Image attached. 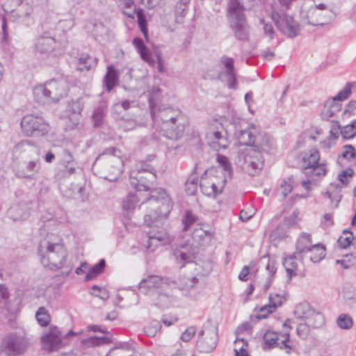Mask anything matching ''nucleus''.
<instances>
[{
  "instance_id": "nucleus-1",
  "label": "nucleus",
  "mask_w": 356,
  "mask_h": 356,
  "mask_svg": "<svg viewBox=\"0 0 356 356\" xmlns=\"http://www.w3.org/2000/svg\"><path fill=\"white\" fill-rule=\"evenodd\" d=\"M149 109L154 127L159 130L164 137L176 141L184 136L188 120L181 111L165 106L156 108L152 100H149Z\"/></svg>"
},
{
  "instance_id": "nucleus-2",
  "label": "nucleus",
  "mask_w": 356,
  "mask_h": 356,
  "mask_svg": "<svg viewBox=\"0 0 356 356\" xmlns=\"http://www.w3.org/2000/svg\"><path fill=\"white\" fill-rule=\"evenodd\" d=\"M123 165L121 151L115 147H110L97 157L92 169L96 170L100 177L114 181L121 175Z\"/></svg>"
},
{
  "instance_id": "nucleus-3",
  "label": "nucleus",
  "mask_w": 356,
  "mask_h": 356,
  "mask_svg": "<svg viewBox=\"0 0 356 356\" xmlns=\"http://www.w3.org/2000/svg\"><path fill=\"white\" fill-rule=\"evenodd\" d=\"M38 252L42 264L51 270H57L63 267L67 256L64 244L58 242L42 241L40 242Z\"/></svg>"
},
{
  "instance_id": "nucleus-4",
  "label": "nucleus",
  "mask_w": 356,
  "mask_h": 356,
  "mask_svg": "<svg viewBox=\"0 0 356 356\" xmlns=\"http://www.w3.org/2000/svg\"><path fill=\"white\" fill-rule=\"evenodd\" d=\"M146 203L154 210L152 213L145 214L144 216V222L147 226H153L158 218H167L172 207L169 195L162 188L152 190Z\"/></svg>"
},
{
  "instance_id": "nucleus-5",
  "label": "nucleus",
  "mask_w": 356,
  "mask_h": 356,
  "mask_svg": "<svg viewBox=\"0 0 356 356\" xmlns=\"http://www.w3.org/2000/svg\"><path fill=\"white\" fill-rule=\"evenodd\" d=\"M244 6L239 0H229L227 17L235 38L241 41L249 39V26L244 15Z\"/></svg>"
},
{
  "instance_id": "nucleus-6",
  "label": "nucleus",
  "mask_w": 356,
  "mask_h": 356,
  "mask_svg": "<svg viewBox=\"0 0 356 356\" xmlns=\"http://www.w3.org/2000/svg\"><path fill=\"white\" fill-rule=\"evenodd\" d=\"M156 179L155 169L145 163L136 167L130 175V184L138 192L150 191Z\"/></svg>"
},
{
  "instance_id": "nucleus-7",
  "label": "nucleus",
  "mask_w": 356,
  "mask_h": 356,
  "mask_svg": "<svg viewBox=\"0 0 356 356\" xmlns=\"http://www.w3.org/2000/svg\"><path fill=\"white\" fill-rule=\"evenodd\" d=\"M20 125L22 133L28 137L44 136L49 130L47 122L39 115H26L22 118Z\"/></svg>"
},
{
  "instance_id": "nucleus-8",
  "label": "nucleus",
  "mask_w": 356,
  "mask_h": 356,
  "mask_svg": "<svg viewBox=\"0 0 356 356\" xmlns=\"http://www.w3.org/2000/svg\"><path fill=\"white\" fill-rule=\"evenodd\" d=\"M30 345L29 339L26 334L13 332L5 337L3 342V350L7 356L22 355Z\"/></svg>"
},
{
  "instance_id": "nucleus-9",
  "label": "nucleus",
  "mask_w": 356,
  "mask_h": 356,
  "mask_svg": "<svg viewBox=\"0 0 356 356\" xmlns=\"http://www.w3.org/2000/svg\"><path fill=\"white\" fill-rule=\"evenodd\" d=\"M272 19L277 28L289 38H293L298 35L300 31L299 24L291 16L273 12Z\"/></svg>"
},
{
  "instance_id": "nucleus-10",
  "label": "nucleus",
  "mask_w": 356,
  "mask_h": 356,
  "mask_svg": "<svg viewBox=\"0 0 356 356\" xmlns=\"http://www.w3.org/2000/svg\"><path fill=\"white\" fill-rule=\"evenodd\" d=\"M264 345V350L270 349L274 347H279L280 349H286L287 354L291 353V350L293 347L291 344L289 332L287 331L283 334L278 335L276 332L267 331L263 337Z\"/></svg>"
},
{
  "instance_id": "nucleus-11",
  "label": "nucleus",
  "mask_w": 356,
  "mask_h": 356,
  "mask_svg": "<svg viewBox=\"0 0 356 356\" xmlns=\"http://www.w3.org/2000/svg\"><path fill=\"white\" fill-rule=\"evenodd\" d=\"M351 88L352 83L350 82L347 83L344 88L339 91L334 97L325 103L321 113L323 119L328 120L341 110L339 102L346 99L349 97L351 93Z\"/></svg>"
},
{
  "instance_id": "nucleus-12",
  "label": "nucleus",
  "mask_w": 356,
  "mask_h": 356,
  "mask_svg": "<svg viewBox=\"0 0 356 356\" xmlns=\"http://www.w3.org/2000/svg\"><path fill=\"white\" fill-rule=\"evenodd\" d=\"M218 340L216 328L204 327L198 333L197 348L201 353H211L216 348Z\"/></svg>"
},
{
  "instance_id": "nucleus-13",
  "label": "nucleus",
  "mask_w": 356,
  "mask_h": 356,
  "mask_svg": "<svg viewBox=\"0 0 356 356\" xmlns=\"http://www.w3.org/2000/svg\"><path fill=\"white\" fill-rule=\"evenodd\" d=\"M335 17V13L332 10H325V13L316 7H311L305 15H302V19L312 26H323L328 24Z\"/></svg>"
},
{
  "instance_id": "nucleus-14",
  "label": "nucleus",
  "mask_w": 356,
  "mask_h": 356,
  "mask_svg": "<svg viewBox=\"0 0 356 356\" xmlns=\"http://www.w3.org/2000/svg\"><path fill=\"white\" fill-rule=\"evenodd\" d=\"M42 348L49 352H55L63 346L61 333L55 326H51L41 337Z\"/></svg>"
},
{
  "instance_id": "nucleus-15",
  "label": "nucleus",
  "mask_w": 356,
  "mask_h": 356,
  "mask_svg": "<svg viewBox=\"0 0 356 356\" xmlns=\"http://www.w3.org/2000/svg\"><path fill=\"white\" fill-rule=\"evenodd\" d=\"M162 284L163 280L160 277L150 275L142 280L139 283L138 289L140 293L152 296L160 293Z\"/></svg>"
},
{
  "instance_id": "nucleus-16",
  "label": "nucleus",
  "mask_w": 356,
  "mask_h": 356,
  "mask_svg": "<svg viewBox=\"0 0 356 356\" xmlns=\"http://www.w3.org/2000/svg\"><path fill=\"white\" fill-rule=\"evenodd\" d=\"M254 151L249 152L244 158V168L251 176H254L262 169L264 158L261 154H257Z\"/></svg>"
},
{
  "instance_id": "nucleus-17",
  "label": "nucleus",
  "mask_w": 356,
  "mask_h": 356,
  "mask_svg": "<svg viewBox=\"0 0 356 356\" xmlns=\"http://www.w3.org/2000/svg\"><path fill=\"white\" fill-rule=\"evenodd\" d=\"M47 82L48 89L54 102H57L60 99L67 95L68 85L63 79H52Z\"/></svg>"
},
{
  "instance_id": "nucleus-18",
  "label": "nucleus",
  "mask_w": 356,
  "mask_h": 356,
  "mask_svg": "<svg viewBox=\"0 0 356 356\" xmlns=\"http://www.w3.org/2000/svg\"><path fill=\"white\" fill-rule=\"evenodd\" d=\"M55 43L54 38L49 32H44L35 39V49L40 54H46L54 49Z\"/></svg>"
},
{
  "instance_id": "nucleus-19",
  "label": "nucleus",
  "mask_w": 356,
  "mask_h": 356,
  "mask_svg": "<svg viewBox=\"0 0 356 356\" xmlns=\"http://www.w3.org/2000/svg\"><path fill=\"white\" fill-rule=\"evenodd\" d=\"M250 150L256 152L258 155L261 154V152L273 153L275 150L274 141L266 134L259 135L257 136L255 143Z\"/></svg>"
},
{
  "instance_id": "nucleus-20",
  "label": "nucleus",
  "mask_w": 356,
  "mask_h": 356,
  "mask_svg": "<svg viewBox=\"0 0 356 356\" xmlns=\"http://www.w3.org/2000/svg\"><path fill=\"white\" fill-rule=\"evenodd\" d=\"M257 129L254 126H249L247 129H241L235 133L238 145L253 147L256 140Z\"/></svg>"
},
{
  "instance_id": "nucleus-21",
  "label": "nucleus",
  "mask_w": 356,
  "mask_h": 356,
  "mask_svg": "<svg viewBox=\"0 0 356 356\" xmlns=\"http://www.w3.org/2000/svg\"><path fill=\"white\" fill-rule=\"evenodd\" d=\"M314 245L312 244L311 235L307 233H302L296 242V255L299 256V259L302 260L307 255V252L309 251L310 247Z\"/></svg>"
},
{
  "instance_id": "nucleus-22",
  "label": "nucleus",
  "mask_w": 356,
  "mask_h": 356,
  "mask_svg": "<svg viewBox=\"0 0 356 356\" xmlns=\"http://www.w3.org/2000/svg\"><path fill=\"white\" fill-rule=\"evenodd\" d=\"M168 240V234L164 231H159L156 233L153 231L148 232V239L144 244L145 248L150 251H154L161 243H165Z\"/></svg>"
},
{
  "instance_id": "nucleus-23",
  "label": "nucleus",
  "mask_w": 356,
  "mask_h": 356,
  "mask_svg": "<svg viewBox=\"0 0 356 356\" xmlns=\"http://www.w3.org/2000/svg\"><path fill=\"white\" fill-rule=\"evenodd\" d=\"M33 92L35 101L40 104H44L54 102L48 89L47 82L43 85L35 86L33 88Z\"/></svg>"
},
{
  "instance_id": "nucleus-24",
  "label": "nucleus",
  "mask_w": 356,
  "mask_h": 356,
  "mask_svg": "<svg viewBox=\"0 0 356 356\" xmlns=\"http://www.w3.org/2000/svg\"><path fill=\"white\" fill-rule=\"evenodd\" d=\"M138 202V197L136 193H129V195L122 200V210L124 217L129 218L130 214L135 209L136 205Z\"/></svg>"
},
{
  "instance_id": "nucleus-25",
  "label": "nucleus",
  "mask_w": 356,
  "mask_h": 356,
  "mask_svg": "<svg viewBox=\"0 0 356 356\" xmlns=\"http://www.w3.org/2000/svg\"><path fill=\"white\" fill-rule=\"evenodd\" d=\"M307 257L313 263L321 261L325 257V246L321 243L314 245L312 247H310Z\"/></svg>"
},
{
  "instance_id": "nucleus-26",
  "label": "nucleus",
  "mask_w": 356,
  "mask_h": 356,
  "mask_svg": "<svg viewBox=\"0 0 356 356\" xmlns=\"http://www.w3.org/2000/svg\"><path fill=\"white\" fill-rule=\"evenodd\" d=\"M191 0H178L175 6V18L177 23H182L186 17Z\"/></svg>"
},
{
  "instance_id": "nucleus-27",
  "label": "nucleus",
  "mask_w": 356,
  "mask_h": 356,
  "mask_svg": "<svg viewBox=\"0 0 356 356\" xmlns=\"http://www.w3.org/2000/svg\"><path fill=\"white\" fill-rule=\"evenodd\" d=\"M320 159L319 152L316 149H312L308 153H306L302 158L303 161V171L307 174V170L311 169V167L315 165Z\"/></svg>"
},
{
  "instance_id": "nucleus-28",
  "label": "nucleus",
  "mask_w": 356,
  "mask_h": 356,
  "mask_svg": "<svg viewBox=\"0 0 356 356\" xmlns=\"http://www.w3.org/2000/svg\"><path fill=\"white\" fill-rule=\"evenodd\" d=\"M212 237L213 234L211 232L206 231L202 227L195 228L192 233L193 239L201 245L209 243Z\"/></svg>"
},
{
  "instance_id": "nucleus-29",
  "label": "nucleus",
  "mask_w": 356,
  "mask_h": 356,
  "mask_svg": "<svg viewBox=\"0 0 356 356\" xmlns=\"http://www.w3.org/2000/svg\"><path fill=\"white\" fill-rule=\"evenodd\" d=\"M299 259V256L296 255V252L284 258L283 266L285 267L288 277L291 278L293 276L296 275L298 270V263L296 259Z\"/></svg>"
},
{
  "instance_id": "nucleus-30",
  "label": "nucleus",
  "mask_w": 356,
  "mask_h": 356,
  "mask_svg": "<svg viewBox=\"0 0 356 356\" xmlns=\"http://www.w3.org/2000/svg\"><path fill=\"white\" fill-rule=\"evenodd\" d=\"M118 74L113 65L107 67V72L104 76V83L106 90L110 92L117 85Z\"/></svg>"
},
{
  "instance_id": "nucleus-31",
  "label": "nucleus",
  "mask_w": 356,
  "mask_h": 356,
  "mask_svg": "<svg viewBox=\"0 0 356 356\" xmlns=\"http://www.w3.org/2000/svg\"><path fill=\"white\" fill-rule=\"evenodd\" d=\"M314 309L309 302H302L296 305L294 315L297 318L307 320L311 316V314H313Z\"/></svg>"
},
{
  "instance_id": "nucleus-32",
  "label": "nucleus",
  "mask_w": 356,
  "mask_h": 356,
  "mask_svg": "<svg viewBox=\"0 0 356 356\" xmlns=\"http://www.w3.org/2000/svg\"><path fill=\"white\" fill-rule=\"evenodd\" d=\"M173 255L177 262L180 264L181 268L185 266L186 264L192 262L195 258L193 252L183 250L175 251Z\"/></svg>"
},
{
  "instance_id": "nucleus-33",
  "label": "nucleus",
  "mask_w": 356,
  "mask_h": 356,
  "mask_svg": "<svg viewBox=\"0 0 356 356\" xmlns=\"http://www.w3.org/2000/svg\"><path fill=\"white\" fill-rule=\"evenodd\" d=\"M106 113L107 108L104 105H100L94 109L92 115L94 127H99L102 125Z\"/></svg>"
},
{
  "instance_id": "nucleus-34",
  "label": "nucleus",
  "mask_w": 356,
  "mask_h": 356,
  "mask_svg": "<svg viewBox=\"0 0 356 356\" xmlns=\"http://www.w3.org/2000/svg\"><path fill=\"white\" fill-rule=\"evenodd\" d=\"M24 10H12L8 15L9 20L12 22H17L24 17H28L32 13V8L28 4L24 5Z\"/></svg>"
},
{
  "instance_id": "nucleus-35",
  "label": "nucleus",
  "mask_w": 356,
  "mask_h": 356,
  "mask_svg": "<svg viewBox=\"0 0 356 356\" xmlns=\"http://www.w3.org/2000/svg\"><path fill=\"white\" fill-rule=\"evenodd\" d=\"M110 342V339L106 337H90L81 341L85 348H92Z\"/></svg>"
},
{
  "instance_id": "nucleus-36",
  "label": "nucleus",
  "mask_w": 356,
  "mask_h": 356,
  "mask_svg": "<svg viewBox=\"0 0 356 356\" xmlns=\"http://www.w3.org/2000/svg\"><path fill=\"white\" fill-rule=\"evenodd\" d=\"M200 187L202 192L209 196L213 195L216 197L222 192V188H220L214 182L208 181L207 183H200Z\"/></svg>"
},
{
  "instance_id": "nucleus-37",
  "label": "nucleus",
  "mask_w": 356,
  "mask_h": 356,
  "mask_svg": "<svg viewBox=\"0 0 356 356\" xmlns=\"http://www.w3.org/2000/svg\"><path fill=\"white\" fill-rule=\"evenodd\" d=\"M284 300V296L279 294H270L269 296V304L264 306L261 309V312L266 309H269L270 312H273L275 309L280 306Z\"/></svg>"
},
{
  "instance_id": "nucleus-38",
  "label": "nucleus",
  "mask_w": 356,
  "mask_h": 356,
  "mask_svg": "<svg viewBox=\"0 0 356 356\" xmlns=\"http://www.w3.org/2000/svg\"><path fill=\"white\" fill-rule=\"evenodd\" d=\"M40 168V163L38 160L31 161L26 165V169L30 174H26L24 171H18L17 175L22 178H32L35 172H38Z\"/></svg>"
},
{
  "instance_id": "nucleus-39",
  "label": "nucleus",
  "mask_w": 356,
  "mask_h": 356,
  "mask_svg": "<svg viewBox=\"0 0 356 356\" xmlns=\"http://www.w3.org/2000/svg\"><path fill=\"white\" fill-rule=\"evenodd\" d=\"M106 261L102 259L88 271L85 277V281H89L101 274L104 271Z\"/></svg>"
},
{
  "instance_id": "nucleus-40",
  "label": "nucleus",
  "mask_w": 356,
  "mask_h": 356,
  "mask_svg": "<svg viewBox=\"0 0 356 356\" xmlns=\"http://www.w3.org/2000/svg\"><path fill=\"white\" fill-rule=\"evenodd\" d=\"M307 321V323L313 328L321 327L325 322L323 315L315 309H314L313 314H311V316Z\"/></svg>"
},
{
  "instance_id": "nucleus-41",
  "label": "nucleus",
  "mask_w": 356,
  "mask_h": 356,
  "mask_svg": "<svg viewBox=\"0 0 356 356\" xmlns=\"http://www.w3.org/2000/svg\"><path fill=\"white\" fill-rule=\"evenodd\" d=\"M35 318L41 326H47L50 322L51 317L44 307H40L35 313Z\"/></svg>"
},
{
  "instance_id": "nucleus-42",
  "label": "nucleus",
  "mask_w": 356,
  "mask_h": 356,
  "mask_svg": "<svg viewBox=\"0 0 356 356\" xmlns=\"http://www.w3.org/2000/svg\"><path fill=\"white\" fill-rule=\"evenodd\" d=\"M216 160L219 165L222 167L225 173H227L225 174V177L228 176L229 178H231L232 176V169L228 158L224 155L218 154Z\"/></svg>"
},
{
  "instance_id": "nucleus-43",
  "label": "nucleus",
  "mask_w": 356,
  "mask_h": 356,
  "mask_svg": "<svg viewBox=\"0 0 356 356\" xmlns=\"http://www.w3.org/2000/svg\"><path fill=\"white\" fill-rule=\"evenodd\" d=\"M135 15H136L137 16V22L141 32L143 33L145 38L147 39L148 31L147 26V21L143 10L140 8L137 9Z\"/></svg>"
},
{
  "instance_id": "nucleus-44",
  "label": "nucleus",
  "mask_w": 356,
  "mask_h": 356,
  "mask_svg": "<svg viewBox=\"0 0 356 356\" xmlns=\"http://www.w3.org/2000/svg\"><path fill=\"white\" fill-rule=\"evenodd\" d=\"M111 350L114 352V356H134L135 353L134 349L127 344L115 347Z\"/></svg>"
},
{
  "instance_id": "nucleus-45",
  "label": "nucleus",
  "mask_w": 356,
  "mask_h": 356,
  "mask_svg": "<svg viewBox=\"0 0 356 356\" xmlns=\"http://www.w3.org/2000/svg\"><path fill=\"white\" fill-rule=\"evenodd\" d=\"M341 134L344 139H350L355 137L356 136V120L342 127Z\"/></svg>"
},
{
  "instance_id": "nucleus-46",
  "label": "nucleus",
  "mask_w": 356,
  "mask_h": 356,
  "mask_svg": "<svg viewBox=\"0 0 356 356\" xmlns=\"http://www.w3.org/2000/svg\"><path fill=\"white\" fill-rule=\"evenodd\" d=\"M289 228V222H288V220H284L277 225V227L273 231V234L276 237L284 238L287 236L286 234Z\"/></svg>"
},
{
  "instance_id": "nucleus-47",
  "label": "nucleus",
  "mask_w": 356,
  "mask_h": 356,
  "mask_svg": "<svg viewBox=\"0 0 356 356\" xmlns=\"http://www.w3.org/2000/svg\"><path fill=\"white\" fill-rule=\"evenodd\" d=\"M161 327V323L159 321L154 320L145 326L144 330L147 336L154 337L160 331Z\"/></svg>"
},
{
  "instance_id": "nucleus-48",
  "label": "nucleus",
  "mask_w": 356,
  "mask_h": 356,
  "mask_svg": "<svg viewBox=\"0 0 356 356\" xmlns=\"http://www.w3.org/2000/svg\"><path fill=\"white\" fill-rule=\"evenodd\" d=\"M337 324L341 329L348 330L353 326V320L348 314H341L337 319Z\"/></svg>"
},
{
  "instance_id": "nucleus-49",
  "label": "nucleus",
  "mask_w": 356,
  "mask_h": 356,
  "mask_svg": "<svg viewBox=\"0 0 356 356\" xmlns=\"http://www.w3.org/2000/svg\"><path fill=\"white\" fill-rule=\"evenodd\" d=\"M196 220L197 218L193 213L191 211H186L181 219V222L184 225L183 231H187L191 225L195 223Z\"/></svg>"
},
{
  "instance_id": "nucleus-50",
  "label": "nucleus",
  "mask_w": 356,
  "mask_h": 356,
  "mask_svg": "<svg viewBox=\"0 0 356 356\" xmlns=\"http://www.w3.org/2000/svg\"><path fill=\"white\" fill-rule=\"evenodd\" d=\"M79 64L83 65V68L89 70L92 65L97 64V59L88 54H82L79 58Z\"/></svg>"
},
{
  "instance_id": "nucleus-51",
  "label": "nucleus",
  "mask_w": 356,
  "mask_h": 356,
  "mask_svg": "<svg viewBox=\"0 0 356 356\" xmlns=\"http://www.w3.org/2000/svg\"><path fill=\"white\" fill-rule=\"evenodd\" d=\"M83 108V102L81 99L72 100L67 105V109L74 114H81Z\"/></svg>"
},
{
  "instance_id": "nucleus-52",
  "label": "nucleus",
  "mask_w": 356,
  "mask_h": 356,
  "mask_svg": "<svg viewBox=\"0 0 356 356\" xmlns=\"http://www.w3.org/2000/svg\"><path fill=\"white\" fill-rule=\"evenodd\" d=\"M220 64L225 70V74L234 71V60L226 55L222 56L220 60Z\"/></svg>"
},
{
  "instance_id": "nucleus-53",
  "label": "nucleus",
  "mask_w": 356,
  "mask_h": 356,
  "mask_svg": "<svg viewBox=\"0 0 356 356\" xmlns=\"http://www.w3.org/2000/svg\"><path fill=\"white\" fill-rule=\"evenodd\" d=\"M293 179L291 177L282 181L280 185V190L284 198H285L291 192L293 189Z\"/></svg>"
},
{
  "instance_id": "nucleus-54",
  "label": "nucleus",
  "mask_w": 356,
  "mask_h": 356,
  "mask_svg": "<svg viewBox=\"0 0 356 356\" xmlns=\"http://www.w3.org/2000/svg\"><path fill=\"white\" fill-rule=\"evenodd\" d=\"M343 234H349V236H340L338 239V243H339V245L340 248H343V249H346V248H348L350 245L352 244V236H353V233L348 231V230H344L343 232Z\"/></svg>"
},
{
  "instance_id": "nucleus-55",
  "label": "nucleus",
  "mask_w": 356,
  "mask_h": 356,
  "mask_svg": "<svg viewBox=\"0 0 356 356\" xmlns=\"http://www.w3.org/2000/svg\"><path fill=\"white\" fill-rule=\"evenodd\" d=\"M309 323H300L296 328L297 334L302 339H306L309 333Z\"/></svg>"
},
{
  "instance_id": "nucleus-56",
  "label": "nucleus",
  "mask_w": 356,
  "mask_h": 356,
  "mask_svg": "<svg viewBox=\"0 0 356 356\" xmlns=\"http://www.w3.org/2000/svg\"><path fill=\"white\" fill-rule=\"evenodd\" d=\"M308 173L312 172L316 176L325 175L326 173V168L324 163H317L315 165L311 167V169L307 170Z\"/></svg>"
},
{
  "instance_id": "nucleus-57",
  "label": "nucleus",
  "mask_w": 356,
  "mask_h": 356,
  "mask_svg": "<svg viewBox=\"0 0 356 356\" xmlns=\"http://www.w3.org/2000/svg\"><path fill=\"white\" fill-rule=\"evenodd\" d=\"M342 157L346 159H354L356 156L355 149L351 145L343 146V151L341 154Z\"/></svg>"
},
{
  "instance_id": "nucleus-58",
  "label": "nucleus",
  "mask_w": 356,
  "mask_h": 356,
  "mask_svg": "<svg viewBox=\"0 0 356 356\" xmlns=\"http://www.w3.org/2000/svg\"><path fill=\"white\" fill-rule=\"evenodd\" d=\"M196 332V328L194 326L188 327L181 334V339L184 342H188L193 337Z\"/></svg>"
},
{
  "instance_id": "nucleus-59",
  "label": "nucleus",
  "mask_w": 356,
  "mask_h": 356,
  "mask_svg": "<svg viewBox=\"0 0 356 356\" xmlns=\"http://www.w3.org/2000/svg\"><path fill=\"white\" fill-rule=\"evenodd\" d=\"M227 76V86L229 88L235 89L237 87L236 74L235 71L226 74Z\"/></svg>"
},
{
  "instance_id": "nucleus-60",
  "label": "nucleus",
  "mask_w": 356,
  "mask_h": 356,
  "mask_svg": "<svg viewBox=\"0 0 356 356\" xmlns=\"http://www.w3.org/2000/svg\"><path fill=\"white\" fill-rule=\"evenodd\" d=\"M138 53L140 54V56L141 58L143 60H145V62H147V63H148L149 64H153L154 63V60L152 58L151 52L147 49V47H145L142 50L138 51Z\"/></svg>"
},
{
  "instance_id": "nucleus-61",
  "label": "nucleus",
  "mask_w": 356,
  "mask_h": 356,
  "mask_svg": "<svg viewBox=\"0 0 356 356\" xmlns=\"http://www.w3.org/2000/svg\"><path fill=\"white\" fill-rule=\"evenodd\" d=\"M332 128L331 129L330 134L332 139L336 140L339 138V134H341V129L342 127L338 122H332Z\"/></svg>"
},
{
  "instance_id": "nucleus-62",
  "label": "nucleus",
  "mask_w": 356,
  "mask_h": 356,
  "mask_svg": "<svg viewBox=\"0 0 356 356\" xmlns=\"http://www.w3.org/2000/svg\"><path fill=\"white\" fill-rule=\"evenodd\" d=\"M72 162H75L74 160V157L72 153L67 149H64L63 150V156L61 159L62 165H65L67 163H72Z\"/></svg>"
},
{
  "instance_id": "nucleus-63",
  "label": "nucleus",
  "mask_w": 356,
  "mask_h": 356,
  "mask_svg": "<svg viewBox=\"0 0 356 356\" xmlns=\"http://www.w3.org/2000/svg\"><path fill=\"white\" fill-rule=\"evenodd\" d=\"M261 23L264 24V34L269 37L270 40L274 38V29L273 26L270 24H266L264 20L261 19L260 20Z\"/></svg>"
},
{
  "instance_id": "nucleus-64",
  "label": "nucleus",
  "mask_w": 356,
  "mask_h": 356,
  "mask_svg": "<svg viewBox=\"0 0 356 356\" xmlns=\"http://www.w3.org/2000/svg\"><path fill=\"white\" fill-rule=\"evenodd\" d=\"M353 174V171L351 169H347L343 170L339 175V179L341 182V184L346 185L348 183V177H351Z\"/></svg>"
}]
</instances>
